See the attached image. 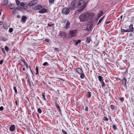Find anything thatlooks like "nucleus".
Segmentation results:
<instances>
[{
    "label": "nucleus",
    "instance_id": "1",
    "mask_svg": "<svg viewBox=\"0 0 134 134\" xmlns=\"http://www.w3.org/2000/svg\"><path fill=\"white\" fill-rule=\"evenodd\" d=\"M95 14L92 13H85L81 14L79 16V18L81 22H85L88 21L89 19L92 20Z\"/></svg>",
    "mask_w": 134,
    "mask_h": 134
},
{
    "label": "nucleus",
    "instance_id": "2",
    "mask_svg": "<svg viewBox=\"0 0 134 134\" xmlns=\"http://www.w3.org/2000/svg\"><path fill=\"white\" fill-rule=\"evenodd\" d=\"M78 1L77 3V6H76L78 8H81V10H83L85 7V2L84 0H77Z\"/></svg>",
    "mask_w": 134,
    "mask_h": 134
},
{
    "label": "nucleus",
    "instance_id": "3",
    "mask_svg": "<svg viewBox=\"0 0 134 134\" xmlns=\"http://www.w3.org/2000/svg\"><path fill=\"white\" fill-rule=\"evenodd\" d=\"M37 9L39 10L38 12L41 14H43L46 13L47 12V10L45 8H43L42 6L39 5L36 7Z\"/></svg>",
    "mask_w": 134,
    "mask_h": 134
},
{
    "label": "nucleus",
    "instance_id": "4",
    "mask_svg": "<svg viewBox=\"0 0 134 134\" xmlns=\"http://www.w3.org/2000/svg\"><path fill=\"white\" fill-rule=\"evenodd\" d=\"M70 10V8H64L62 9V13L65 15H67L69 13Z\"/></svg>",
    "mask_w": 134,
    "mask_h": 134
},
{
    "label": "nucleus",
    "instance_id": "5",
    "mask_svg": "<svg viewBox=\"0 0 134 134\" xmlns=\"http://www.w3.org/2000/svg\"><path fill=\"white\" fill-rule=\"evenodd\" d=\"M37 2V0H34L28 4V5L30 7L32 6L35 5Z\"/></svg>",
    "mask_w": 134,
    "mask_h": 134
},
{
    "label": "nucleus",
    "instance_id": "6",
    "mask_svg": "<svg viewBox=\"0 0 134 134\" xmlns=\"http://www.w3.org/2000/svg\"><path fill=\"white\" fill-rule=\"evenodd\" d=\"M77 31V30H75L71 31L69 32V34L71 37L74 36L76 35Z\"/></svg>",
    "mask_w": 134,
    "mask_h": 134
},
{
    "label": "nucleus",
    "instance_id": "7",
    "mask_svg": "<svg viewBox=\"0 0 134 134\" xmlns=\"http://www.w3.org/2000/svg\"><path fill=\"white\" fill-rule=\"evenodd\" d=\"M59 35L62 36L63 38L66 37L67 35L65 31H60L59 33Z\"/></svg>",
    "mask_w": 134,
    "mask_h": 134
},
{
    "label": "nucleus",
    "instance_id": "8",
    "mask_svg": "<svg viewBox=\"0 0 134 134\" xmlns=\"http://www.w3.org/2000/svg\"><path fill=\"white\" fill-rule=\"evenodd\" d=\"M20 5L21 6L23 7L24 9L26 10L27 9V4H25L23 2H21L20 4Z\"/></svg>",
    "mask_w": 134,
    "mask_h": 134
},
{
    "label": "nucleus",
    "instance_id": "9",
    "mask_svg": "<svg viewBox=\"0 0 134 134\" xmlns=\"http://www.w3.org/2000/svg\"><path fill=\"white\" fill-rule=\"evenodd\" d=\"M126 82L127 80L126 79L125 77H124L122 80V85L124 87L126 86Z\"/></svg>",
    "mask_w": 134,
    "mask_h": 134
},
{
    "label": "nucleus",
    "instance_id": "10",
    "mask_svg": "<svg viewBox=\"0 0 134 134\" xmlns=\"http://www.w3.org/2000/svg\"><path fill=\"white\" fill-rule=\"evenodd\" d=\"M70 8L71 9L74 10L75 9V2L73 1L70 4Z\"/></svg>",
    "mask_w": 134,
    "mask_h": 134
},
{
    "label": "nucleus",
    "instance_id": "11",
    "mask_svg": "<svg viewBox=\"0 0 134 134\" xmlns=\"http://www.w3.org/2000/svg\"><path fill=\"white\" fill-rule=\"evenodd\" d=\"M92 25L91 24V23L88 24L87 26L86 30L87 31H89L92 27Z\"/></svg>",
    "mask_w": 134,
    "mask_h": 134
},
{
    "label": "nucleus",
    "instance_id": "12",
    "mask_svg": "<svg viewBox=\"0 0 134 134\" xmlns=\"http://www.w3.org/2000/svg\"><path fill=\"white\" fill-rule=\"evenodd\" d=\"M76 72L77 74H80L82 72V69H81L80 68H78L76 69Z\"/></svg>",
    "mask_w": 134,
    "mask_h": 134
},
{
    "label": "nucleus",
    "instance_id": "13",
    "mask_svg": "<svg viewBox=\"0 0 134 134\" xmlns=\"http://www.w3.org/2000/svg\"><path fill=\"white\" fill-rule=\"evenodd\" d=\"M103 12L100 11L99 13L98 14L97 16V19L98 20L99 18L103 15Z\"/></svg>",
    "mask_w": 134,
    "mask_h": 134
},
{
    "label": "nucleus",
    "instance_id": "14",
    "mask_svg": "<svg viewBox=\"0 0 134 134\" xmlns=\"http://www.w3.org/2000/svg\"><path fill=\"white\" fill-rule=\"evenodd\" d=\"M65 22L66 23V24L65 26V28L66 29H68L70 26V23L68 21H66Z\"/></svg>",
    "mask_w": 134,
    "mask_h": 134
},
{
    "label": "nucleus",
    "instance_id": "15",
    "mask_svg": "<svg viewBox=\"0 0 134 134\" xmlns=\"http://www.w3.org/2000/svg\"><path fill=\"white\" fill-rule=\"evenodd\" d=\"M15 126L13 125H12L10 127V130L11 131H14L15 129Z\"/></svg>",
    "mask_w": 134,
    "mask_h": 134
},
{
    "label": "nucleus",
    "instance_id": "16",
    "mask_svg": "<svg viewBox=\"0 0 134 134\" xmlns=\"http://www.w3.org/2000/svg\"><path fill=\"white\" fill-rule=\"evenodd\" d=\"M27 19L26 17L25 16H22L21 18V21L23 23H25L26 21V20Z\"/></svg>",
    "mask_w": 134,
    "mask_h": 134
},
{
    "label": "nucleus",
    "instance_id": "17",
    "mask_svg": "<svg viewBox=\"0 0 134 134\" xmlns=\"http://www.w3.org/2000/svg\"><path fill=\"white\" fill-rule=\"evenodd\" d=\"M9 7L11 9H13L15 7V5L13 4H11L9 5Z\"/></svg>",
    "mask_w": 134,
    "mask_h": 134
},
{
    "label": "nucleus",
    "instance_id": "18",
    "mask_svg": "<svg viewBox=\"0 0 134 134\" xmlns=\"http://www.w3.org/2000/svg\"><path fill=\"white\" fill-rule=\"evenodd\" d=\"M121 32H130V30H125L123 29H121Z\"/></svg>",
    "mask_w": 134,
    "mask_h": 134
},
{
    "label": "nucleus",
    "instance_id": "19",
    "mask_svg": "<svg viewBox=\"0 0 134 134\" xmlns=\"http://www.w3.org/2000/svg\"><path fill=\"white\" fill-rule=\"evenodd\" d=\"M129 28L130 30V31H132L133 30V25L132 24H131L129 26Z\"/></svg>",
    "mask_w": 134,
    "mask_h": 134
},
{
    "label": "nucleus",
    "instance_id": "20",
    "mask_svg": "<svg viewBox=\"0 0 134 134\" xmlns=\"http://www.w3.org/2000/svg\"><path fill=\"white\" fill-rule=\"evenodd\" d=\"M27 82L28 83L29 86L31 87V83L30 79L29 78H28L27 80Z\"/></svg>",
    "mask_w": 134,
    "mask_h": 134
},
{
    "label": "nucleus",
    "instance_id": "21",
    "mask_svg": "<svg viewBox=\"0 0 134 134\" xmlns=\"http://www.w3.org/2000/svg\"><path fill=\"white\" fill-rule=\"evenodd\" d=\"M8 3V1L7 0H5L3 2V4L4 5H6Z\"/></svg>",
    "mask_w": 134,
    "mask_h": 134
},
{
    "label": "nucleus",
    "instance_id": "22",
    "mask_svg": "<svg viewBox=\"0 0 134 134\" xmlns=\"http://www.w3.org/2000/svg\"><path fill=\"white\" fill-rule=\"evenodd\" d=\"M98 78L100 82L102 81H103V80L102 79V77L101 76H98Z\"/></svg>",
    "mask_w": 134,
    "mask_h": 134
},
{
    "label": "nucleus",
    "instance_id": "23",
    "mask_svg": "<svg viewBox=\"0 0 134 134\" xmlns=\"http://www.w3.org/2000/svg\"><path fill=\"white\" fill-rule=\"evenodd\" d=\"M15 2L16 3V5L17 6H19L20 3V2L18 0H15Z\"/></svg>",
    "mask_w": 134,
    "mask_h": 134
},
{
    "label": "nucleus",
    "instance_id": "24",
    "mask_svg": "<svg viewBox=\"0 0 134 134\" xmlns=\"http://www.w3.org/2000/svg\"><path fill=\"white\" fill-rule=\"evenodd\" d=\"M91 96V93L90 92H88L86 95V97L87 98H90Z\"/></svg>",
    "mask_w": 134,
    "mask_h": 134
},
{
    "label": "nucleus",
    "instance_id": "25",
    "mask_svg": "<svg viewBox=\"0 0 134 134\" xmlns=\"http://www.w3.org/2000/svg\"><path fill=\"white\" fill-rule=\"evenodd\" d=\"M80 77L81 78H83L85 77L84 74L82 72H81V73L80 74Z\"/></svg>",
    "mask_w": 134,
    "mask_h": 134
},
{
    "label": "nucleus",
    "instance_id": "26",
    "mask_svg": "<svg viewBox=\"0 0 134 134\" xmlns=\"http://www.w3.org/2000/svg\"><path fill=\"white\" fill-rule=\"evenodd\" d=\"M81 42L80 40H78L77 41H75V42L76 43V45H77L78 44Z\"/></svg>",
    "mask_w": 134,
    "mask_h": 134
},
{
    "label": "nucleus",
    "instance_id": "27",
    "mask_svg": "<svg viewBox=\"0 0 134 134\" xmlns=\"http://www.w3.org/2000/svg\"><path fill=\"white\" fill-rule=\"evenodd\" d=\"M36 74L37 75V74H38V68L37 66H36Z\"/></svg>",
    "mask_w": 134,
    "mask_h": 134
},
{
    "label": "nucleus",
    "instance_id": "28",
    "mask_svg": "<svg viewBox=\"0 0 134 134\" xmlns=\"http://www.w3.org/2000/svg\"><path fill=\"white\" fill-rule=\"evenodd\" d=\"M100 82L102 84V87H104L105 85V84L104 82L103 81H101Z\"/></svg>",
    "mask_w": 134,
    "mask_h": 134
},
{
    "label": "nucleus",
    "instance_id": "29",
    "mask_svg": "<svg viewBox=\"0 0 134 134\" xmlns=\"http://www.w3.org/2000/svg\"><path fill=\"white\" fill-rule=\"evenodd\" d=\"M113 130H115L117 129V128L116 127V126L114 125H113Z\"/></svg>",
    "mask_w": 134,
    "mask_h": 134
},
{
    "label": "nucleus",
    "instance_id": "30",
    "mask_svg": "<svg viewBox=\"0 0 134 134\" xmlns=\"http://www.w3.org/2000/svg\"><path fill=\"white\" fill-rule=\"evenodd\" d=\"M4 48L5 50V51L7 52H8L9 50V48L7 46H5L4 47Z\"/></svg>",
    "mask_w": 134,
    "mask_h": 134
},
{
    "label": "nucleus",
    "instance_id": "31",
    "mask_svg": "<svg viewBox=\"0 0 134 134\" xmlns=\"http://www.w3.org/2000/svg\"><path fill=\"white\" fill-rule=\"evenodd\" d=\"M103 119L105 121H108V119L106 117H104L103 118Z\"/></svg>",
    "mask_w": 134,
    "mask_h": 134
},
{
    "label": "nucleus",
    "instance_id": "32",
    "mask_svg": "<svg viewBox=\"0 0 134 134\" xmlns=\"http://www.w3.org/2000/svg\"><path fill=\"white\" fill-rule=\"evenodd\" d=\"M49 1L50 3L52 4L54 3V0H49Z\"/></svg>",
    "mask_w": 134,
    "mask_h": 134
},
{
    "label": "nucleus",
    "instance_id": "33",
    "mask_svg": "<svg viewBox=\"0 0 134 134\" xmlns=\"http://www.w3.org/2000/svg\"><path fill=\"white\" fill-rule=\"evenodd\" d=\"M13 30V29L12 28H10L9 29V31L10 33L12 32Z\"/></svg>",
    "mask_w": 134,
    "mask_h": 134
},
{
    "label": "nucleus",
    "instance_id": "34",
    "mask_svg": "<svg viewBox=\"0 0 134 134\" xmlns=\"http://www.w3.org/2000/svg\"><path fill=\"white\" fill-rule=\"evenodd\" d=\"M90 41V38H88L87 39V42L88 43H89Z\"/></svg>",
    "mask_w": 134,
    "mask_h": 134
},
{
    "label": "nucleus",
    "instance_id": "35",
    "mask_svg": "<svg viewBox=\"0 0 134 134\" xmlns=\"http://www.w3.org/2000/svg\"><path fill=\"white\" fill-rule=\"evenodd\" d=\"M37 111L39 113H41L42 112V110L40 108H38V109Z\"/></svg>",
    "mask_w": 134,
    "mask_h": 134
},
{
    "label": "nucleus",
    "instance_id": "36",
    "mask_svg": "<svg viewBox=\"0 0 134 134\" xmlns=\"http://www.w3.org/2000/svg\"><path fill=\"white\" fill-rule=\"evenodd\" d=\"M110 107L112 110H113L114 108V106L113 105H110Z\"/></svg>",
    "mask_w": 134,
    "mask_h": 134
},
{
    "label": "nucleus",
    "instance_id": "37",
    "mask_svg": "<svg viewBox=\"0 0 134 134\" xmlns=\"http://www.w3.org/2000/svg\"><path fill=\"white\" fill-rule=\"evenodd\" d=\"M13 88H14V89L15 91V93H17V90L16 89V87H15V86H14V87H13Z\"/></svg>",
    "mask_w": 134,
    "mask_h": 134
},
{
    "label": "nucleus",
    "instance_id": "38",
    "mask_svg": "<svg viewBox=\"0 0 134 134\" xmlns=\"http://www.w3.org/2000/svg\"><path fill=\"white\" fill-rule=\"evenodd\" d=\"M54 25V24H48V25L49 27H52Z\"/></svg>",
    "mask_w": 134,
    "mask_h": 134
},
{
    "label": "nucleus",
    "instance_id": "39",
    "mask_svg": "<svg viewBox=\"0 0 134 134\" xmlns=\"http://www.w3.org/2000/svg\"><path fill=\"white\" fill-rule=\"evenodd\" d=\"M42 97H43V98H44V99L43 100H46V98H45V95H44V94H42Z\"/></svg>",
    "mask_w": 134,
    "mask_h": 134
},
{
    "label": "nucleus",
    "instance_id": "40",
    "mask_svg": "<svg viewBox=\"0 0 134 134\" xmlns=\"http://www.w3.org/2000/svg\"><path fill=\"white\" fill-rule=\"evenodd\" d=\"M120 101L122 102L124 100V99L123 97H121L120 98Z\"/></svg>",
    "mask_w": 134,
    "mask_h": 134
},
{
    "label": "nucleus",
    "instance_id": "41",
    "mask_svg": "<svg viewBox=\"0 0 134 134\" xmlns=\"http://www.w3.org/2000/svg\"><path fill=\"white\" fill-rule=\"evenodd\" d=\"M62 132L64 134H68L65 131L63 130H62Z\"/></svg>",
    "mask_w": 134,
    "mask_h": 134
},
{
    "label": "nucleus",
    "instance_id": "42",
    "mask_svg": "<svg viewBox=\"0 0 134 134\" xmlns=\"http://www.w3.org/2000/svg\"><path fill=\"white\" fill-rule=\"evenodd\" d=\"M48 64V63L47 62H45L43 64V65L44 66H46Z\"/></svg>",
    "mask_w": 134,
    "mask_h": 134
},
{
    "label": "nucleus",
    "instance_id": "43",
    "mask_svg": "<svg viewBox=\"0 0 134 134\" xmlns=\"http://www.w3.org/2000/svg\"><path fill=\"white\" fill-rule=\"evenodd\" d=\"M3 107L2 106H1L0 107V111H2L3 110Z\"/></svg>",
    "mask_w": 134,
    "mask_h": 134
},
{
    "label": "nucleus",
    "instance_id": "44",
    "mask_svg": "<svg viewBox=\"0 0 134 134\" xmlns=\"http://www.w3.org/2000/svg\"><path fill=\"white\" fill-rule=\"evenodd\" d=\"M2 51L3 53L5 54V52L4 51V49L3 48H1Z\"/></svg>",
    "mask_w": 134,
    "mask_h": 134
},
{
    "label": "nucleus",
    "instance_id": "45",
    "mask_svg": "<svg viewBox=\"0 0 134 134\" xmlns=\"http://www.w3.org/2000/svg\"><path fill=\"white\" fill-rule=\"evenodd\" d=\"M85 111H88V107H86L85 108Z\"/></svg>",
    "mask_w": 134,
    "mask_h": 134
},
{
    "label": "nucleus",
    "instance_id": "46",
    "mask_svg": "<svg viewBox=\"0 0 134 134\" xmlns=\"http://www.w3.org/2000/svg\"><path fill=\"white\" fill-rule=\"evenodd\" d=\"M54 49L55 50L57 51H59V49L57 48H55Z\"/></svg>",
    "mask_w": 134,
    "mask_h": 134
},
{
    "label": "nucleus",
    "instance_id": "47",
    "mask_svg": "<svg viewBox=\"0 0 134 134\" xmlns=\"http://www.w3.org/2000/svg\"><path fill=\"white\" fill-rule=\"evenodd\" d=\"M102 20L101 19H99V20L97 24H99L101 22V21Z\"/></svg>",
    "mask_w": 134,
    "mask_h": 134
},
{
    "label": "nucleus",
    "instance_id": "48",
    "mask_svg": "<svg viewBox=\"0 0 134 134\" xmlns=\"http://www.w3.org/2000/svg\"><path fill=\"white\" fill-rule=\"evenodd\" d=\"M3 62V60H1L0 61V64H2Z\"/></svg>",
    "mask_w": 134,
    "mask_h": 134
},
{
    "label": "nucleus",
    "instance_id": "49",
    "mask_svg": "<svg viewBox=\"0 0 134 134\" xmlns=\"http://www.w3.org/2000/svg\"><path fill=\"white\" fill-rule=\"evenodd\" d=\"M57 109H58V110L59 112H60V107L57 108Z\"/></svg>",
    "mask_w": 134,
    "mask_h": 134
},
{
    "label": "nucleus",
    "instance_id": "50",
    "mask_svg": "<svg viewBox=\"0 0 134 134\" xmlns=\"http://www.w3.org/2000/svg\"><path fill=\"white\" fill-rule=\"evenodd\" d=\"M15 103L16 104V105H18V104L17 103V100H16L15 101Z\"/></svg>",
    "mask_w": 134,
    "mask_h": 134
},
{
    "label": "nucleus",
    "instance_id": "51",
    "mask_svg": "<svg viewBox=\"0 0 134 134\" xmlns=\"http://www.w3.org/2000/svg\"><path fill=\"white\" fill-rule=\"evenodd\" d=\"M104 16H103V17H102L101 18H100V19H101L102 20L103 19V18H104Z\"/></svg>",
    "mask_w": 134,
    "mask_h": 134
},
{
    "label": "nucleus",
    "instance_id": "52",
    "mask_svg": "<svg viewBox=\"0 0 134 134\" xmlns=\"http://www.w3.org/2000/svg\"><path fill=\"white\" fill-rule=\"evenodd\" d=\"M22 70L24 71H25V68H23L22 69Z\"/></svg>",
    "mask_w": 134,
    "mask_h": 134
},
{
    "label": "nucleus",
    "instance_id": "53",
    "mask_svg": "<svg viewBox=\"0 0 134 134\" xmlns=\"http://www.w3.org/2000/svg\"><path fill=\"white\" fill-rule=\"evenodd\" d=\"M45 41H46L47 42H48L49 41V40L48 39H46L45 40Z\"/></svg>",
    "mask_w": 134,
    "mask_h": 134
},
{
    "label": "nucleus",
    "instance_id": "54",
    "mask_svg": "<svg viewBox=\"0 0 134 134\" xmlns=\"http://www.w3.org/2000/svg\"><path fill=\"white\" fill-rule=\"evenodd\" d=\"M3 24V23L2 22L0 21V25H2Z\"/></svg>",
    "mask_w": 134,
    "mask_h": 134
},
{
    "label": "nucleus",
    "instance_id": "55",
    "mask_svg": "<svg viewBox=\"0 0 134 134\" xmlns=\"http://www.w3.org/2000/svg\"><path fill=\"white\" fill-rule=\"evenodd\" d=\"M16 9H14L13 11L14 12H15V11H16Z\"/></svg>",
    "mask_w": 134,
    "mask_h": 134
},
{
    "label": "nucleus",
    "instance_id": "56",
    "mask_svg": "<svg viewBox=\"0 0 134 134\" xmlns=\"http://www.w3.org/2000/svg\"><path fill=\"white\" fill-rule=\"evenodd\" d=\"M96 44L97 45H98V44L99 43L98 42L96 41Z\"/></svg>",
    "mask_w": 134,
    "mask_h": 134
},
{
    "label": "nucleus",
    "instance_id": "57",
    "mask_svg": "<svg viewBox=\"0 0 134 134\" xmlns=\"http://www.w3.org/2000/svg\"><path fill=\"white\" fill-rule=\"evenodd\" d=\"M57 108H59V107L58 105H56Z\"/></svg>",
    "mask_w": 134,
    "mask_h": 134
},
{
    "label": "nucleus",
    "instance_id": "58",
    "mask_svg": "<svg viewBox=\"0 0 134 134\" xmlns=\"http://www.w3.org/2000/svg\"><path fill=\"white\" fill-rule=\"evenodd\" d=\"M122 15H121V16H120V19H122Z\"/></svg>",
    "mask_w": 134,
    "mask_h": 134
},
{
    "label": "nucleus",
    "instance_id": "59",
    "mask_svg": "<svg viewBox=\"0 0 134 134\" xmlns=\"http://www.w3.org/2000/svg\"><path fill=\"white\" fill-rule=\"evenodd\" d=\"M109 23V21H107V22L106 23L107 24Z\"/></svg>",
    "mask_w": 134,
    "mask_h": 134
},
{
    "label": "nucleus",
    "instance_id": "60",
    "mask_svg": "<svg viewBox=\"0 0 134 134\" xmlns=\"http://www.w3.org/2000/svg\"><path fill=\"white\" fill-rule=\"evenodd\" d=\"M26 67L27 68V65H26Z\"/></svg>",
    "mask_w": 134,
    "mask_h": 134
},
{
    "label": "nucleus",
    "instance_id": "61",
    "mask_svg": "<svg viewBox=\"0 0 134 134\" xmlns=\"http://www.w3.org/2000/svg\"><path fill=\"white\" fill-rule=\"evenodd\" d=\"M109 119H110H110H111V118H110H110H109Z\"/></svg>",
    "mask_w": 134,
    "mask_h": 134
},
{
    "label": "nucleus",
    "instance_id": "62",
    "mask_svg": "<svg viewBox=\"0 0 134 134\" xmlns=\"http://www.w3.org/2000/svg\"><path fill=\"white\" fill-rule=\"evenodd\" d=\"M1 14V12H0V15Z\"/></svg>",
    "mask_w": 134,
    "mask_h": 134
},
{
    "label": "nucleus",
    "instance_id": "63",
    "mask_svg": "<svg viewBox=\"0 0 134 134\" xmlns=\"http://www.w3.org/2000/svg\"><path fill=\"white\" fill-rule=\"evenodd\" d=\"M0 10H1V11H2V9H0Z\"/></svg>",
    "mask_w": 134,
    "mask_h": 134
}]
</instances>
